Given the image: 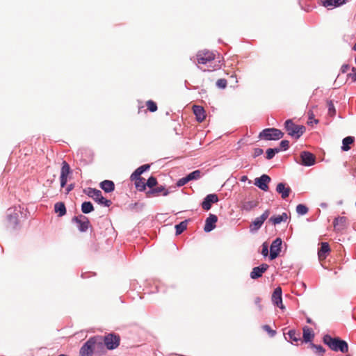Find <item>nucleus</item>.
<instances>
[{
  "label": "nucleus",
  "instance_id": "nucleus-1",
  "mask_svg": "<svg viewBox=\"0 0 356 356\" xmlns=\"http://www.w3.org/2000/svg\"><path fill=\"white\" fill-rule=\"evenodd\" d=\"M120 343V337L115 333H109L105 336L95 335L89 338L81 346L79 353L81 356H92L95 349H102L104 346L112 350L117 348Z\"/></svg>",
  "mask_w": 356,
  "mask_h": 356
},
{
  "label": "nucleus",
  "instance_id": "nucleus-2",
  "mask_svg": "<svg viewBox=\"0 0 356 356\" xmlns=\"http://www.w3.org/2000/svg\"><path fill=\"white\" fill-rule=\"evenodd\" d=\"M323 342L333 351L342 353L348 352V343L340 337H332L330 334H326L323 337Z\"/></svg>",
  "mask_w": 356,
  "mask_h": 356
},
{
  "label": "nucleus",
  "instance_id": "nucleus-3",
  "mask_svg": "<svg viewBox=\"0 0 356 356\" xmlns=\"http://www.w3.org/2000/svg\"><path fill=\"white\" fill-rule=\"evenodd\" d=\"M284 127L287 134L295 140L299 139L306 131L304 125L296 124L291 119L286 120Z\"/></svg>",
  "mask_w": 356,
  "mask_h": 356
},
{
  "label": "nucleus",
  "instance_id": "nucleus-4",
  "mask_svg": "<svg viewBox=\"0 0 356 356\" xmlns=\"http://www.w3.org/2000/svg\"><path fill=\"white\" fill-rule=\"evenodd\" d=\"M84 193L100 205L109 207L112 204L111 200L105 198L102 195V191L98 189L89 187L84 190Z\"/></svg>",
  "mask_w": 356,
  "mask_h": 356
},
{
  "label": "nucleus",
  "instance_id": "nucleus-5",
  "mask_svg": "<svg viewBox=\"0 0 356 356\" xmlns=\"http://www.w3.org/2000/svg\"><path fill=\"white\" fill-rule=\"evenodd\" d=\"M284 133L277 128H266L263 129L258 136L259 139L266 140H278L282 138Z\"/></svg>",
  "mask_w": 356,
  "mask_h": 356
},
{
  "label": "nucleus",
  "instance_id": "nucleus-6",
  "mask_svg": "<svg viewBox=\"0 0 356 356\" xmlns=\"http://www.w3.org/2000/svg\"><path fill=\"white\" fill-rule=\"evenodd\" d=\"M21 213L20 207H10L7 209L6 219L10 226L13 229H16L19 224V213Z\"/></svg>",
  "mask_w": 356,
  "mask_h": 356
},
{
  "label": "nucleus",
  "instance_id": "nucleus-7",
  "mask_svg": "<svg viewBox=\"0 0 356 356\" xmlns=\"http://www.w3.org/2000/svg\"><path fill=\"white\" fill-rule=\"evenodd\" d=\"M72 222L77 225V228L81 232H86L90 224L88 218L83 214L74 216L72 218Z\"/></svg>",
  "mask_w": 356,
  "mask_h": 356
},
{
  "label": "nucleus",
  "instance_id": "nucleus-8",
  "mask_svg": "<svg viewBox=\"0 0 356 356\" xmlns=\"http://www.w3.org/2000/svg\"><path fill=\"white\" fill-rule=\"evenodd\" d=\"M282 240L281 238H276L270 245L269 258L270 260L275 259L280 254L282 249Z\"/></svg>",
  "mask_w": 356,
  "mask_h": 356
},
{
  "label": "nucleus",
  "instance_id": "nucleus-9",
  "mask_svg": "<svg viewBox=\"0 0 356 356\" xmlns=\"http://www.w3.org/2000/svg\"><path fill=\"white\" fill-rule=\"evenodd\" d=\"M300 163L303 166L310 167L316 163V156L308 151H302L300 155Z\"/></svg>",
  "mask_w": 356,
  "mask_h": 356
},
{
  "label": "nucleus",
  "instance_id": "nucleus-10",
  "mask_svg": "<svg viewBox=\"0 0 356 356\" xmlns=\"http://www.w3.org/2000/svg\"><path fill=\"white\" fill-rule=\"evenodd\" d=\"M270 215V210L266 209L259 217L256 218L250 225L251 232H257L258 231L264 221L268 218Z\"/></svg>",
  "mask_w": 356,
  "mask_h": 356
},
{
  "label": "nucleus",
  "instance_id": "nucleus-11",
  "mask_svg": "<svg viewBox=\"0 0 356 356\" xmlns=\"http://www.w3.org/2000/svg\"><path fill=\"white\" fill-rule=\"evenodd\" d=\"M271 178L266 174H263L259 177L255 178L254 184L259 189L267 191L269 189L268 184L270 182Z\"/></svg>",
  "mask_w": 356,
  "mask_h": 356
},
{
  "label": "nucleus",
  "instance_id": "nucleus-12",
  "mask_svg": "<svg viewBox=\"0 0 356 356\" xmlns=\"http://www.w3.org/2000/svg\"><path fill=\"white\" fill-rule=\"evenodd\" d=\"M348 218L345 216H337L333 220V227L337 232H342L348 227Z\"/></svg>",
  "mask_w": 356,
  "mask_h": 356
},
{
  "label": "nucleus",
  "instance_id": "nucleus-13",
  "mask_svg": "<svg viewBox=\"0 0 356 356\" xmlns=\"http://www.w3.org/2000/svg\"><path fill=\"white\" fill-rule=\"evenodd\" d=\"M219 200L218 197L215 193H211L207 195L203 199L201 207L202 209L205 211H209L211 209L212 204L214 203L218 202Z\"/></svg>",
  "mask_w": 356,
  "mask_h": 356
},
{
  "label": "nucleus",
  "instance_id": "nucleus-14",
  "mask_svg": "<svg viewBox=\"0 0 356 356\" xmlns=\"http://www.w3.org/2000/svg\"><path fill=\"white\" fill-rule=\"evenodd\" d=\"M272 302L274 305L277 306L280 309H285V307L282 303V290L280 286H277L274 289L272 294Z\"/></svg>",
  "mask_w": 356,
  "mask_h": 356
},
{
  "label": "nucleus",
  "instance_id": "nucleus-15",
  "mask_svg": "<svg viewBox=\"0 0 356 356\" xmlns=\"http://www.w3.org/2000/svg\"><path fill=\"white\" fill-rule=\"evenodd\" d=\"M269 268L268 264L263 263L261 265L254 267L250 272V277L252 280H257L262 277L263 274Z\"/></svg>",
  "mask_w": 356,
  "mask_h": 356
},
{
  "label": "nucleus",
  "instance_id": "nucleus-16",
  "mask_svg": "<svg viewBox=\"0 0 356 356\" xmlns=\"http://www.w3.org/2000/svg\"><path fill=\"white\" fill-rule=\"evenodd\" d=\"M218 221V217L216 215L210 213L206 218L205 224L204 226V231L206 233H209L213 230L216 227V222Z\"/></svg>",
  "mask_w": 356,
  "mask_h": 356
},
{
  "label": "nucleus",
  "instance_id": "nucleus-17",
  "mask_svg": "<svg viewBox=\"0 0 356 356\" xmlns=\"http://www.w3.org/2000/svg\"><path fill=\"white\" fill-rule=\"evenodd\" d=\"M175 190H172V186L169 188H165V186L163 185H160L157 187H155L152 189H149L147 192V195H159V193H162L163 196H167L170 193L173 192Z\"/></svg>",
  "mask_w": 356,
  "mask_h": 356
},
{
  "label": "nucleus",
  "instance_id": "nucleus-18",
  "mask_svg": "<svg viewBox=\"0 0 356 356\" xmlns=\"http://www.w3.org/2000/svg\"><path fill=\"white\" fill-rule=\"evenodd\" d=\"M276 192L280 194L282 199L286 200L291 193V189L286 183L280 182L277 184Z\"/></svg>",
  "mask_w": 356,
  "mask_h": 356
},
{
  "label": "nucleus",
  "instance_id": "nucleus-19",
  "mask_svg": "<svg viewBox=\"0 0 356 356\" xmlns=\"http://www.w3.org/2000/svg\"><path fill=\"white\" fill-rule=\"evenodd\" d=\"M215 58V55L212 52L207 51L204 54L199 51L197 54V60L200 64H207Z\"/></svg>",
  "mask_w": 356,
  "mask_h": 356
},
{
  "label": "nucleus",
  "instance_id": "nucleus-20",
  "mask_svg": "<svg viewBox=\"0 0 356 356\" xmlns=\"http://www.w3.org/2000/svg\"><path fill=\"white\" fill-rule=\"evenodd\" d=\"M284 335L285 339L291 343H293V342H298L300 339V333L296 332L294 329L289 330L286 333L284 332Z\"/></svg>",
  "mask_w": 356,
  "mask_h": 356
},
{
  "label": "nucleus",
  "instance_id": "nucleus-21",
  "mask_svg": "<svg viewBox=\"0 0 356 356\" xmlns=\"http://www.w3.org/2000/svg\"><path fill=\"white\" fill-rule=\"evenodd\" d=\"M193 111L197 122H202L206 118L205 111L202 106L194 105L193 106Z\"/></svg>",
  "mask_w": 356,
  "mask_h": 356
},
{
  "label": "nucleus",
  "instance_id": "nucleus-22",
  "mask_svg": "<svg viewBox=\"0 0 356 356\" xmlns=\"http://www.w3.org/2000/svg\"><path fill=\"white\" fill-rule=\"evenodd\" d=\"M150 168L149 164H144L136 168L130 176V179L134 181L136 178H143L141 175L147 171Z\"/></svg>",
  "mask_w": 356,
  "mask_h": 356
},
{
  "label": "nucleus",
  "instance_id": "nucleus-23",
  "mask_svg": "<svg viewBox=\"0 0 356 356\" xmlns=\"http://www.w3.org/2000/svg\"><path fill=\"white\" fill-rule=\"evenodd\" d=\"M314 338V333L312 330L307 326L303 327L302 340L305 343H312Z\"/></svg>",
  "mask_w": 356,
  "mask_h": 356
},
{
  "label": "nucleus",
  "instance_id": "nucleus-24",
  "mask_svg": "<svg viewBox=\"0 0 356 356\" xmlns=\"http://www.w3.org/2000/svg\"><path fill=\"white\" fill-rule=\"evenodd\" d=\"M288 218L289 217L287 213L284 212L280 215L271 216L269 218L268 222H271L272 225H276L280 224L282 222H286Z\"/></svg>",
  "mask_w": 356,
  "mask_h": 356
},
{
  "label": "nucleus",
  "instance_id": "nucleus-25",
  "mask_svg": "<svg viewBox=\"0 0 356 356\" xmlns=\"http://www.w3.org/2000/svg\"><path fill=\"white\" fill-rule=\"evenodd\" d=\"M100 188L107 193H111L115 190V184L111 180H104L99 184Z\"/></svg>",
  "mask_w": 356,
  "mask_h": 356
},
{
  "label": "nucleus",
  "instance_id": "nucleus-26",
  "mask_svg": "<svg viewBox=\"0 0 356 356\" xmlns=\"http://www.w3.org/2000/svg\"><path fill=\"white\" fill-rule=\"evenodd\" d=\"M331 251L330 245L327 242H322L321 247L318 250V255L319 258H325L327 254Z\"/></svg>",
  "mask_w": 356,
  "mask_h": 356
},
{
  "label": "nucleus",
  "instance_id": "nucleus-27",
  "mask_svg": "<svg viewBox=\"0 0 356 356\" xmlns=\"http://www.w3.org/2000/svg\"><path fill=\"white\" fill-rule=\"evenodd\" d=\"M54 211L58 214V216L62 217L67 213L65 203L63 202H58L54 204Z\"/></svg>",
  "mask_w": 356,
  "mask_h": 356
},
{
  "label": "nucleus",
  "instance_id": "nucleus-28",
  "mask_svg": "<svg viewBox=\"0 0 356 356\" xmlns=\"http://www.w3.org/2000/svg\"><path fill=\"white\" fill-rule=\"evenodd\" d=\"M190 219H186L179 223L175 225V234L177 236L180 235L181 233H183L186 229L188 222L190 221Z\"/></svg>",
  "mask_w": 356,
  "mask_h": 356
},
{
  "label": "nucleus",
  "instance_id": "nucleus-29",
  "mask_svg": "<svg viewBox=\"0 0 356 356\" xmlns=\"http://www.w3.org/2000/svg\"><path fill=\"white\" fill-rule=\"evenodd\" d=\"M355 142V137L346 136L342 140V151L347 152L350 149V145Z\"/></svg>",
  "mask_w": 356,
  "mask_h": 356
},
{
  "label": "nucleus",
  "instance_id": "nucleus-30",
  "mask_svg": "<svg viewBox=\"0 0 356 356\" xmlns=\"http://www.w3.org/2000/svg\"><path fill=\"white\" fill-rule=\"evenodd\" d=\"M95 208L92 203L90 201L82 202L81 206V212L83 214H88L94 211Z\"/></svg>",
  "mask_w": 356,
  "mask_h": 356
},
{
  "label": "nucleus",
  "instance_id": "nucleus-31",
  "mask_svg": "<svg viewBox=\"0 0 356 356\" xmlns=\"http://www.w3.org/2000/svg\"><path fill=\"white\" fill-rule=\"evenodd\" d=\"M258 205L256 201H247L242 203L241 209L243 211L249 212Z\"/></svg>",
  "mask_w": 356,
  "mask_h": 356
},
{
  "label": "nucleus",
  "instance_id": "nucleus-32",
  "mask_svg": "<svg viewBox=\"0 0 356 356\" xmlns=\"http://www.w3.org/2000/svg\"><path fill=\"white\" fill-rule=\"evenodd\" d=\"M70 173H72V170L70 165L65 161H63L62 163L60 176L67 177Z\"/></svg>",
  "mask_w": 356,
  "mask_h": 356
},
{
  "label": "nucleus",
  "instance_id": "nucleus-33",
  "mask_svg": "<svg viewBox=\"0 0 356 356\" xmlns=\"http://www.w3.org/2000/svg\"><path fill=\"white\" fill-rule=\"evenodd\" d=\"M134 181H135V187L139 191H144L146 188V184L145 182L144 178H136L134 179Z\"/></svg>",
  "mask_w": 356,
  "mask_h": 356
},
{
  "label": "nucleus",
  "instance_id": "nucleus-34",
  "mask_svg": "<svg viewBox=\"0 0 356 356\" xmlns=\"http://www.w3.org/2000/svg\"><path fill=\"white\" fill-rule=\"evenodd\" d=\"M309 348L315 350V353L319 356H323L325 353V348L321 345H317L314 343H309Z\"/></svg>",
  "mask_w": 356,
  "mask_h": 356
},
{
  "label": "nucleus",
  "instance_id": "nucleus-35",
  "mask_svg": "<svg viewBox=\"0 0 356 356\" xmlns=\"http://www.w3.org/2000/svg\"><path fill=\"white\" fill-rule=\"evenodd\" d=\"M201 171L200 170H195L188 175H186L189 181L193 180H197L201 177Z\"/></svg>",
  "mask_w": 356,
  "mask_h": 356
},
{
  "label": "nucleus",
  "instance_id": "nucleus-36",
  "mask_svg": "<svg viewBox=\"0 0 356 356\" xmlns=\"http://www.w3.org/2000/svg\"><path fill=\"white\" fill-rule=\"evenodd\" d=\"M279 153V149H277L276 147H274V148H268L266 149V159L267 160H270L272 159L276 154Z\"/></svg>",
  "mask_w": 356,
  "mask_h": 356
},
{
  "label": "nucleus",
  "instance_id": "nucleus-37",
  "mask_svg": "<svg viewBox=\"0 0 356 356\" xmlns=\"http://www.w3.org/2000/svg\"><path fill=\"white\" fill-rule=\"evenodd\" d=\"M308 207L303 204H299L296 207V212L300 216H304L308 213Z\"/></svg>",
  "mask_w": 356,
  "mask_h": 356
},
{
  "label": "nucleus",
  "instance_id": "nucleus-38",
  "mask_svg": "<svg viewBox=\"0 0 356 356\" xmlns=\"http://www.w3.org/2000/svg\"><path fill=\"white\" fill-rule=\"evenodd\" d=\"M146 105H147V110L149 112L154 113V112L156 111L157 109H158V106H157L156 103L155 102L152 101V100H148L146 102Z\"/></svg>",
  "mask_w": 356,
  "mask_h": 356
},
{
  "label": "nucleus",
  "instance_id": "nucleus-39",
  "mask_svg": "<svg viewBox=\"0 0 356 356\" xmlns=\"http://www.w3.org/2000/svg\"><path fill=\"white\" fill-rule=\"evenodd\" d=\"M157 179L154 176H150L145 183L146 186H148L149 189L154 188V186L157 184Z\"/></svg>",
  "mask_w": 356,
  "mask_h": 356
},
{
  "label": "nucleus",
  "instance_id": "nucleus-40",
  "mask_svg": "<svg viewBox=\"0 0 356 356\" xmlns=\"http://www.w3.org/2000/svg\"><path fill=\"white\" fill-rule=\"evenodd\" d=\"M279 149V152L281 151H286L289 148V141L287 140H283L280 143L279 147H276Z\"/></svg>",
  "mask_w": 356,
  "mask_h": 356
},
{
  "label": "nucleus",
  "instance_id": "nucleus-41",
  "mask_svg": "<svg viewBox=\"0 0 356 356\" xmlns=\"http://www.w3.org/2000/svg\"><path fill=\"white\" fill-rule=\"evenodd\" d=\"M328 113L330 116H334L336 115V109L334 105V103L332 100H328L327 102Z\"/></svg>",
  "mask_w": 356,
  "mask_h": 356
},
{
  "label": "nucleus",
  "instance_id": "nucleus-42",
  "mask_svg": "<svg viewBox=\"0 0 356 356\" xmlns=\"http://www.w3.org/2000/svg\"><path fill=\"white\" fill-rule=\"evenodd\" d=\"M188 182H189V180L187 177V176L186 175L185 177L177 180V181L176 183V186H172V189L175 190V188L177 187H181V186H184L185 184H188Z\"/></svg>",
  "mask_w": 356,
  "mask_h": 356
},
{
  "label": "nucleus",
  "instance_id": "nucleus-43",
  "mask_svg": "<svg viewBox=\"0 0 356 356\" xmlns=\"http://www.w3.org/2000/svg\"><path fill=\"white\" fill-rule=\"evenodd\" d=\"M262 329L266 332L270 337H274L277 333L276 330H273L268 325H264Z\"/></svg>",
  "mask_w": 356,
  "mask_h": 356
},
{
  "label": "nucleus",
  "instance_id": "nucleus-44",
  "mask_svg": "<svg viewBox=\"0 0 356 356\" xmlns=\"http://www.w3.org/2000/svg\"><path fill=\"white\" fill-rule=\"evenodd\" d=\"M227 81L225 79H220L216 83V86L220 89H225L227 87Z\"/></svg>",
  "mask_w": 356,
  "mask_h": 356
},
{
  "label": "nucleus",
  "instance_id": "nucleus-45",
  "mask_svg": "<svg viewBox=\"0 0 356 356\" xmlns=\"http://www.w3.org/2000/svg\"><path fill=\"white\" fill-rule=\"evenodd\" d=\"M261 254L264 257H269V254H268V245L267 244L266 242H264L263 243L262 245H261Z\"/></svg>",
  "mask_w": 356,
  "mask_h": 356
},
{
  "label": "nucleus",
  "instance_id": "nucleus-46",
  "mask_svg": "<svg viewBox=\"0 0 356 356\" xmlns=\"http://www.w3.org/2000/svg\"><path fill=\"white\" fill-rule=\"evenodd\" d=\"M347 76L352 79L353 82L356 81V67H352V72L348 73L347 74Z\"/></svg>",
  "mask_w": 356,
  "mask_h": 356
},
{
  "label": "nucleus",
  "instance_id": "nucleus-47",
  "mask_svg": "<svg viewBox=\"0 0 356 356\" xmlns=\"http://www.w3.org/2000/svg\"><path fill=\"white\" fill-rule=\"evenodd\" d=\"M347 0H332V7L333 8H337V7H339L343 4L346 3Z\"/></svg>",
  "mask_w": 356,
  "mask_h": 356
},
{
  "label": "nucleus",
  "instance_id": "nucleus-48",
  "mask_svg": "<svg viewBox=\"0 0 356 356\" xmlns=\"http://www.w3.org/2000/svg\"><path fill=\"white\" fill-rule=\"evenodd\" d=\"M253 151H254V152H253L252 156L254 158H256V157L263 154V153H264V150L259 147L254 148Z\"/></svg>",
  "mask_w": 356,
  "mask_h": 356
},
{
  "label": "nucleus",
  "instance_id": "nucleus-49",
  "mask_svg": "<svg viewBox=\"0 0 356 356\" xmlns=\"http://www.w3.org/2000/svg\"><path fill=\"white\" fill-rule=\"evenodd\" d=\"M322 5L325 8L332 7V0H321Z\"/></svg>",
  "mask_w": 356,
  "mask_h": 356
},
{
  "label": "nucleus",
  "instance_id": "nucleus-50",
  "mask_svg": "<svg viewBox=\"0 0 356 356\" xmlns=\"http://www.w3.org/2000/svg\"><path fill=\"white\" fill-rule=\"evenodd\" d=\"M60 187L63 188L67 184V177L60 176Z\"/></svg>",
  "mask_w": 356,
  "mask_h": 356
},
{
  "label": "nucleus",
  "instance_id": "nucleus-51",
  "mask_svg": "<svg viewBox=\"0 0 356 356\" xmlns=\"http://www.w3.org/2000/svg\"><path fill=\"white\" fill-rule=\"evenodd\" d=\"M350 68V65L348 64H343L341 67V72L344 74L346 73Z\"/></svg>",
  "mask_w": 356,
  "mask_h": 356
},
{
  "label": "nucleus",
  "instance_id": "nucleus-52",
  "mask_svg": "<svg viewBox=\"0 0 356 356\" xmlns=\"http://www.w3.org/2000/svg\"><path fill=\"white\" fill-rule=\"evenodd\" d=\"M260 302H261V298L259 297L255 298L254 304L258 307L259 310H261L262 307H261V305L260 304Z\"/></svg>",
  "mask_w": 356,
  "mask_h": 356
},
{
  "label": "nucleus",
  "instance_id": "nucleus-53",
  "mask_svg": "<svg viewBox=\"0 0 356 356\" xmlns=\"http://www.w3.org/2000/svg\"><path fill=\"white\" fill-rule=\"evenodd\" d=\"M307 115H308V120H312V119H314V115L312 111H309L308 113H307Z\"/></svg>",
  "mask_w": 356,
  "mask_h": 356
},
{
  "label": "nucleus",
  "instance_id": "nucleus-54",
  "mask_svg": "<svg viewBox=\"0 0 356 356\" xmlns=\"http://www.w3.org/2000/svg\"><path fill=\"white\" fill-rule=\"evenodd\" d=\"M74 184H69V185L67 186V188H66L67 193H69L70 191H71L72 190H73V189H74Z\"/></svg>",
  "mask_w": 356,
  "mask_h": 356
},
{
  "label": "nucleus",
  "instance_id": "nucleus-55",
  "mask_svg": "<svg viewBox=\"0 0 356 356\" xmlns=\"http://www.w3.org/2000/svg\"><path fill=\"white\" fill-rule=\"evenodd\" d=\"M91 249H92L93 251L96 252V251H97V250H98V245H97V244L94 243V244H92V246H91Z\"/></svg>",
  "mask_w": 356,
  "mask_h": 356
},
{
  "label": "nucleus",
  "instance_id": "nucleus-56",
  "mask_svg": "<svg viewBox=\"0 0 356 356\" xmlns=\"http://www.w3.org/2000/svg\"><path fill=\"white\" fill-rule=\"evenodd\" d=\"M248 180V177L246 175H243L241 177L240 181L241 182H245Z\"/></svg>",
  "mask_w": 356,
  "mask_h": 356
},
{
  "label": "nucleus",
  "instance_id": "nucleus-57",
  "mask_svg": "<svg viewBox=\"0 0 356 356\" xmlns=\"http://www.w3.org/2000/svg\"><path fill=\"white\" fill-rule=\"evenodd\" d=\"M299 284H300V285L302 287V289H303L304 290H305V289H306V288H307V285H306V284H305V282H300Z\"/></svg>",
  "mask_w": 356,
  "mask_h": 356
},
{
  "label": "nucleus",
  "instance_id": "nucleus-58",
  "mask_svg": "<svg viewBox=\"0 0 356 356\" xmlns=\"http://www.w3.org/2000/svg\"><path fill=\"white\" fill-rule=\"evenodd\" d=\"M53 177H54V178L52 179H47V182H48L49 185H51L53 183V181L54 180V178L56 177V175H54Z\"/></svg>",
  "mask_w": 356,
  "mask_h": 356
},
{
  "label": "nucleus",
  "instance_id": "nucleus-59",
  "mask_svg": "<svg viewBox=\"0 0 356 356\" xmlns=\"http://www.w3.org/2000/svg\"><path fill=\"white\" fill-rule=\"evenodd\" d=\"M307 323H309V324H312L313 323L312 320L310 318H307Z\"/></svg>",
  "mask_w": 356,
  "mask_h": 356
},
{
  "label": "nucleus",
  "instance_id": "nucleus-60",
  "mask_svg": "<svg viewBox=\"0 0 356 356\" xmlns=\"http://www.w3.org/2000/svg\"><path fill=\"white\" fill-rule=\"evenodd\" d=\"M352 49H353V51H356V43L353 45V47Z\"/></svg>",
  "mask_w": 356,
  "mask_h": 356
},
{
  "label": "nucleus",
  "instance_id": "nucleus-61",
  "mask_svg": "<svg viewBox=\"0 0 356 356\" xmlns=\"http://www.w3.org/2000/svg\"><path fill=\"white\" fill-rule=\"evenodd\" d=\"M314 123H315V124H318V120H315V119H314Z\"/></svg>",
  "mask_w": 356,
  "mask_h": 356
},
{
  "label": "nucleus",
  "instance_id": "nucleus-62",
  "mask_svg": "<svg viewBox=\"0 0 356 356\" xmlns=\"http://www.w3.org/2000/svg\"><path fill=\"white\" fill-rule=\"evenodd\" d=\"M325 206H326V204H325V203H322V204H321V207H325Z\"/></svg>",
  "mask_w": 356,
  "mask_h": 356
},
{
  "label": "nucleus",
  "instance_id": "nucleus-63",
  "mask_svg": "<svg viewBox=\"0 0 356 356\" xmlns=\"http://www.w3.org/2000/svg\"><path fill=\"white\" fill-rule=\"evenodd\" d=\"M58 356H67V355H64V354H60Z\"/></svg>",
  "mask_w": 356,
  "mask_h": 356
},
{
  "label": "nucleus",
  "instance_id": "nucleus-64",
  "mask_svg": "<svg viewBox=\"0 0 356 356\" xmlns=\"http://www.w3.org/2000/svg\"><path fill=\"white\" fill-rule=\"evenodd\" d=\"M355 64H356V57L355 58Z\"/></svg>",
  "mask_w": 356,
  "mask_h": 356
}]
</instances>
